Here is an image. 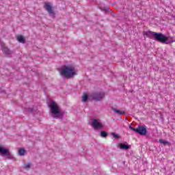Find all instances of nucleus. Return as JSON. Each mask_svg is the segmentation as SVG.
Segmentation results:
<instances>
[{"label": "nucleus", "instance_id": "1", "mask_svg": "<svg viewBox=\"0 0 175 175\" xmlns=\"http://www.w3.org/2000/svg\"><path fill=\"white\" fill-rule=\"evenodd\" d=\"M144 35H146V36H148V38H151L152 36H153L155 40H157V42H161V43H165V44H169L174 42L173 38L167 37L163 35L162 33H157L152 31H144Z\"/></svg>", "mask_w": 175, "mask_h": 175}, {"label": "nucleus", "instance_id": "2", "mask_svg": "<svg viewBox=\"0 0 175 175\" xmlns=\"http://www.w3.org/2000/svg\"><path fill=\"white\" fill-rule=\"evenodd\" d=\"M49 106L51 109V113L53 114L54 118H62V116H64V112L61 111V109L59 107L57 103L51 100Z\"/></svg>", "mask_w": 175, "mask_h": 175}, {"label": "nucleus", "instance_id": "3", "mask_svg": "<svg viewBox=\"0 0 175 175\" xmlns=\"http://www.w3.org/2000/svg\"><path fill=\"white\" fill-rule=\"evenodd\" d=\"M62 76L65 77H73L76 76V72L75 71V67L69 66H64L60 71Z\"/></svg>", "mask_w": 175, "mask_h": 175}, {"label": "nucleus", "instance_id": "4", "mask_svg": "<svg viewBox=\"0 0 175 175\" xmlns=\"http://www.w3.org/2000/svg\"><path fill=\"white\" fill-rule=\"evenodd\" d=\"M89 99H92L96 102H100V100H103V99H105V92H98L92 93L89 95Z\"/></svg>", "mask_w": 175, "mask_h": 175}, {"label": "nucleus", "instance_id": "5", "mask_svg": "<svg viewBox=\"0 0 175 175\" xmlns=\"http://www.w3.org/2000/svg\"><path fill=\"white\" fill-rule=\"evenodd\" d=\"M129 128L131 131L138 133V135H141V136L147 135V127H146V126H138L137 129H135L132 126H129Z\"/></svg>", "mask_w": 175, "mask_h": 175}, {"label": "nucleus", "instance_id": "6", "mask_svg": "<svg viewBox=\"0 0 175 175\" xmlns=\"http://www.w3.org/2000/svg\"><path fill=\"white\" fill-rule=\"evenodd\" d=\"M0 155H5V157H7L8 159H13V155H12V153H10L9 150L1 146H0Z\"/></svg>", "mask_w": 175, "mask_h": 175}, {"label": "nucleus", "instance_id": "7", "mask_svg": "<svg viewBox=\"0 0 175 175\" xmlns=\"http://www.w3.org/2000/svg\"><path fill=\"white\" fill-rule=\"evenodd\" d=\"M44 8L48 12L50 16H54V10H53L51 5H50V3H46L44 5Z\"/></svg>", "mask_w": 175, "mask_h": 175}, {"label": "nucleus", "instance_id": "8", "mask_svg": "<svg viewBox=\"0 0 175 175\" xmlns=\"http://www.w3.org/2000/svg\"><path fill=\"white\" fill-rule=\"evenodd\" d=\"M92 126H93L94 129H102V124L99 122L96 119L92 120Z\"/></svg>", "mask_w": 175, "mask_h": 175}, {"label": "nucleus", "instance_id": "9", "mask_svg": "<svg viewBox=\"0 0 175 175\" xmlns=\"http://www.w3.org/2000/svg\"><path fill=\"white\" fill-rule=\"evenodd\" d=\"M120 148H121V150H129V148H131V145H129L126 143L120 144Z\"/></svg>", "mask_w": 175, "mask_h": 175}, {"label": "nucleus", "instance_id": "10", "mask_svg": "<svg viewBox=\"0 0 175 175\" xmlns=\"http://www.w3.org/2000/svg\"><path fill=\"white\" fill-rule=\"evenodd\" d=\"M113 111L116 113V114H119V116H124L125 114V111H121L120 109H117L116 108H112Z\"/></svg>", "mask_w": 175, "mask_h": 175}, {"label": "nucleus", "instance_id": "11", "mask_svg": "<svg viewBox=\"0 0 175 175\" xmlns=\"http://www.w3.org/2000/svg\"><path fill=\"white\" fill-rule=\"evenodd\" d=\"M17 40L20 43H25V39L24 38V36H17Z\"/></svg>", "mask_w": 175, "mask_h": 175}, {"label": "nucleus", "instance_id": "12", "mask_svg": "<svg viewBox=\"0 0 175 175\" xmlns=\"http://www.w3.org/2000/svg\"><path fill=\"white\" fill-rule=\"evenodd\" d=\"M26 152L27 151L24 148H21L18 150V154L21 155V157H24Z\"/></svg>", "mask_w": 175, "mask_h": 175}, {"label": "nucleus", "instance_id": "13", "mask_svg": "<svg viewBox=\"0 0 175 175\" xmlns=\"http://www.w3.org/2000/svg\"><path fill=\"white\" fill-rule=\"evenodd\" d=\"M92 100V99H90V96L87 94H84L82 97V101L87 102V100Z\"/></svg>", "mask_w": 175, "mask_h": 175}, {"label": "nucleus", "instance_id": "14", "mask_svg": "<svg viewBox=\"0 0 175 175\" xmlns=\"http://www.w3.org/2000/svg\"><path fill=\"white\" fill-rule=\"evenodd\" d=\"M3 52L4 54H10V50L6 46L3 47Z\"/></svg>", "mask_w": 175, "mask_h": 175}, {"label": "nucleus", "instance_id": "15", "mask_svg": "<svg viewBox=\"0 0 175 175\" xmlns=\"http://www.w3.org/2000/svg\"><path fill=\"white\" fill-rule=\"evenodd\" d=\"M159 143H161V144H164V145L169 144V142L165 141L162 139H159Z\"/></svg>", "mask_w": 175, "mask_h": 175}, {"label": "nucleus", "instance_id": "16", "mask_svg": "<svg viewBox=\"0 0 175 175\" xmlns=\"http://www.w3.org/2000/svg\"><path fill=\"white\" fill-rule=\"evenodd\" d=\"M100 136L102 137H106L107 136V133H106V131H101Z\"/></svg>", "mask_w": 175, "mask_h": 175}, {"label": "nucleus", "instance_id": "17", "mask_svg": "<svg viewBox=\"0 0 175 175\" xmlns=\"http://www.w3.org/2000/svg\"><path fill=\"white\" fill-rule=\"evenodd\" d=\"M111 135L115 138V139H120V135L118 134H116V133H112Z\"/></svg>", "mask_w": 175, "mask_h": 175}, {"label": "nucleus", "instance_id": "18", "mask_svg": "<svg viewBox=\"0 0 175 175\" xmlns=\"http://www.w3.org/2000/svg\"><path fill=\"white\" fill-rule=\"evenodd\" d=\"M31 164L30 163H26L25 164V169H30Z\"/></svg>", "mask_w": 175, "mask_h": 175}, {"label": "nucleus", "instance_id": "19", "mask_svg": "<svg viewBox=\"0 0 175 175\" xmlns=\"http://www.w3.org/2000/svg\"><path fill=\"white\" fill-rule=\"evenodd\" d=\"M29 111H33V109L29 108Z\"/></svg>", "mask_w": 175, "mask_h": 175}, {"label": "nucleus", "instance_id": "20", "mask_svg": "<svg viewBox=\"0 0 175 175\" xmlns=\"http://www.w3.org/2000/svg\"><path fill=\"white\" fill-rule=\"evenodd\" d=\"M105 10H109V8H107L105 9Z\"/></svg>", "mask_w": 175, "mask_h": 175}]
</instances>
